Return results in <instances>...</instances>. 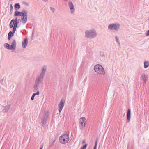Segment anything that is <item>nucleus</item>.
I'll use <instances>...</instances> for the list:
<instances>
[{"label": "nucleus", "instance_id": "7ed1b4c3", "mask_svg": "<svg viewBox=\"0 0 149 149\" xmlns=\"http://www.w3.org/2000/svg\"><path fill=\"white\" fill-rule=\"evenodd\" d=\"M120 26V24H119L113 23L109 25L108 29L109 30H114L117 31L119 29Z\"/></svg>", "mask_w": 149, "mask_h": 149}, {"label": "nucleus", "instance_id": "9d476101", "mask_svg": "<svg viewBox=\"0 0 149 149\" xmlns=\"http://www.w3.org/2000/svg\"><path fill=\"white\" fill-rule=\"evenodd\" d=\"M131 110L130 109H127V122L129 123L130 121L131 118Z\"/></svg>", "mask_w": 149, "mask_h": 149}, {"label": "nucleus", "instance_id": "4468645a", "mask_svg": "<svg viewBox=\"0 0 149 149\" xmlns=\"http://www.w3.org/2000/svg\"><path fill=\"white\" fill-rule=\"evenodd\" d=\"M18 24V23L10 22L9 24L10 27L12 28L13 27H14L17 28Z\"/></svg>", "mask_w": 149, "mask_h": 149}, {"label": "nucleus", "instance_id": "aec40b11", "mask_svg": "<svg viewBox=\"0 0 149 149\" xmlns=\"http://www.w3.org/2000/svg\"><path fill=\"white\" fill-rule=\"evenodd\" d=\"M22 13L21 12H20L19 11H16L15 13L14 14V16L15 17L17 16H21V14Z\"/></svg>", "mask_w": 149, "mask_h": 149}, {"label": "nucleus", "instance_id": "39448f33", "mask_svg": "<svg viewBox=\"0 0 149 149\" xmlns=\"http://www.w3.org/2000/svg\"><path fill=\"white\" fill-rule=\"evenodd\" d=\"M42 80L38 78H37L35 81V84L33 86V91L34 92H36L38 89V86L39 85V83H41Z\"/></svg>", "mask_w": 149, "mask_h": 149}, {"label": "nucleus", "instance_id": "0eeeda50", "mask_svg": "<svg viewBox=\"0 0 149 149\" xmlns=\"http://www.w3.org/2000/svg\"><path fill=\"white\" fill-rule=\"evenodd\" d=\"M46 70V67L45 66L43 67L42 70L41 72V73L40 74L38 78L43 80L45 74V72Z\"/></svg>", "mask_w": 149, "mask_h": 149}, {"label": "nucleus", "instance_id": "4be33fe9", "mask_svg": "<svg viewBox=\"0 0 149 149\" xmlns=\"http://www.w3.org/2000/svg\"><path fill=\"white\" fill-rule=\"evenodd\" d=\"M144 67L145 68H147L149 66V63L148 61H145L144 62Z\"/></svg>", "mask_w": 149, "mask_h": 149}, {"label": "nucleus", "instance_id": "f8f14e48", "mask_svg": "<svg viewBox=\"0 0 149 149\" xmlns=\"http://www.w3.org/2000/svg\"><path fill=\"white\" fill-rule=\"evenodd\" d=\"M59 141L60 143L63 144H65L68 142L69 140H66L65 139L62 138L60 137L59 139Z\"/></svg>", "mask_w": 149, "mask_h": 149}, {"label": "nucleus", "instance_id": "7c9ffc66", "mask_svg": "<svg viewBox=\"0 0 149 149\" xmlns=\"http://www.w3.org/2000/svg\"><path fill=\"white\" fill-rule=\"evenodd\" d=\"M13 31L12 32H13V33H15V32L16 31V28H15V27H13Z\"/></svg>", "mask_w": 149, "mask_h": 149}, {"label": "nucleus", "instance_id": "79ce46f5", "mask_svg": "<svg viewBox=\"0 0 149 149\" xmlns=\"http://www.w3.org/2000/svg\"><path fill=\"white\" fill-rule=\"evenodd\" d=\"M10 1H12L13 0H9Z\"/></svg>", "mask_w": 149, "mask_h": 149}, {"label": "nucleus", "instance_id": "423d86ee", "mask_svg": "<svg viewBox=\"0 0 149 149\" xmlns=\"http://www.w3.org/2000/svg\"><path fill=\"white\" fill-rule=\"evenodd\" d=\"M48 117V113H46L43 115L41 119V123L42 126H44L46 124Z\"/></svg>", "mask_w": 149, "mask_h": 149}, {"label": "nucleus", "instance_id": "f257e3e1", "mask_svg": "<svg viewBox=\"0 0 149 149\" xmlns=\"http://www.w3.org/2000/svg\"><path fill=\"white\" fill-rule=\"evenodd\" d=\"M85 35L86 37L89 38H94L97 36L96 31L94 29L86 31Z\"/></svg>", "mask_w": 149, "mask_h": 149}, {"label": "nucleus", "instance_id": "a878e982", "mask_svg": "<svg viewBox=\"0 0 149 149\" xmlns=\"http://www.w3.org/2000/svg\"><path fill=\"white\" fill-rule=\"evenodd\" d=\"M87 144H85L84 145L82 146L80 148L81 149H86L87 146Z\"/></svg>", "mask_w": 149, "mask_h": 149}, {"label": "nucleus", "instance_id": "1a4fd4ad", "mask_svg": "<svg viewBox=\"0 0 149 149\" xmlns=\"http://www.w3.org/2000/svg\"><path fill=\"white\" fill-rule=\"evenodd\" d=\"M68 6L70 8V10L71 11V13L74 12L75 8L72 2L70 1L68 3Z\"/></svg>", "mask_w": 149, "mask_h": 149}, {"label": "nucleus", "instance_id": "4c0bfd02", "mask_svg": "<svg viewBox=\"0 0 149 149\" xmlns=\"http://www.w3.org/2000/svg\"><path fill=\"white\" fill-rule=\"evenodd\" d=\"M43 147V145H41V146L40 147V149H42Z\"/></svg>", "mask_w": 149, "mask_h": 149}, {"label": "nucleus", "instance_id": "6ab92c4d", "mask_svg": "<svg viewBox=\"0 0 149 149\" xmlns=\"http://www.w3.org/2000/svg\"><path fill=\"white\" fill-rule=\"evenodd\" d=\"M40 93L39 91H37L36 93H34L33 94L31 97V99L32 100H33L34 99V98L36 95H38Z\"/></svg>", "mask_w": 149, "mask_h": 149}, {"label": "nucleus", "instance_id": "412c9836", "mask_svg": "<svg viewBox=\"0 0 149 149\" xmlns=\"http://www.w3.org/2000/svg\"><path fill=\"white\" fill-rule=\"evenodd\" d=\"M15 9V10H18L20 8V6L19 3H16L15 4L14 6Z\"/></svg>", "mask_w": 149, "mask_h": 149}, {"label": "nucleus", "instance_id": "e433bc0d", "mask_svg": "<svg viewBox=\"0 0 149 149\" xmlns=\"http://www.w3.org/2000/svg\"><path fill=\"white\" fill-rule=\"evenodd\" d=\"M102 53L101 52H100V55H101L102 56H104V55L103 54H101Z\"/></svg>", "mask_w": 149, "mask_h": 149}, {"label": "nucleus", "instance_id": "b1692460", "mask_svg": "<svg viewBox=\"0 0 149 149\" xmlns=\"http://www.w3.org/2000/svg\"><path fill=\"white\" fill-rule=\"evenodd\" d=\"M18 19L16 17L15 19H12L10 22H13V23H19V22H17Z\"/></svg>", "mask_w": 149, "mask_h": 149}, {"label": "nucleus", "instance_id": "c9c22d12", "mask_svg": "<svg viewBox=\"0 0 149 149\" xmlns=\"http://www.w3.org/2000/svg\"><path fill=\"white\" fill-rule=\"evenodd\" d=\"M11 38V37H10L8 36V39L9 40H10V38Z\"/></svg>", "mask_w": 149, "mask_h": 149}, {"label": "nucleus", "instance_id": "72a5a7b5", "mask_svg": "<svg viewBox=\"0 0 149 149\" xmlns=\"http://www.w3.org/2000/svg\"><path fill=\"white\" fill-rule=\"evenodd\" d=\"M54 141H53L52 143H51L50 144V146H53L54 144Z\"/></svg>", "mask_w": 149, "mask_h": 149}, {"label": "nucleus", "instance_id": "a211bd4d", "mask_svg": "<svg viewBox=\"0 0 149 149\" xmlns=\"http://www.w3.org/2000/svg\"><path fill=\"white\" fill-rule=\"evenodd\" d=\"M12 47L13 48V50H15L16 49V41L15 39H14L11 44Z\"/></svg>", "mask_w": 149, "mask_h": 149}, {"label": "nucleus", "instance_id": "c85d7f7f", "mask_svg": "<svg viewBox=\"0 0 149 149\" xmlns=\"http://www.w3.org/2000/svg\"><path fill=\"white\" fill-rule=\"evenodd\" d=\"M115 38L116 39V41L117 42L118 45H120V43L119 41V39L118 38V37L117 36H116L115 37Z\"/></svg>", "mask_w": 149, "mask_h": 149}, {"label": "nucleus", "instance_id": "dca6fc26", "mask_svg": "<svg viewBox=\"0 0 149 149\" xmlns=\"http://www.w3.org/2000/svg\"><path fill=\"white\" fill-rule=\"evenodd\" d=\"M69 134H62L61 136L60 137H62V138H64L66 140H69Z\"/></svg>", "mask_w": 149, "mask_h": 149}, {"label": "nucleus", "instance_id": "bb28decb", "mask_svg": "<svg viewBox=\"0 0 149 149\" xmlns=\"http://www.w3.org/2000/svg\"><path fill=\"white\" fill-rule=\"evenodd\" d=\"M10 108V105L6 106L5 107V110H6V112H7L8 111V110Z\"/></svg>", "mask_w": 149, "mask_h": 149}, {"label": "nucleus", "instance_id": "2f4dec72", "mask_svg": "<svg viewBox=\"0 0 149 149\" xmlns=\"http://www.w3.org/2000/svg\"><path fill=\"white\" fill-rule=\"evenodd\" d=\"M50 8L51 10L52 11V12H54L55 10V9L54 8H52L51 7H50Z\"/></svg>", "mask_w": 149, "mask_h": 149}, {"label": "nucleus", "instance_id": "2eb2a0df", "mask_svg": "<svg viewBox=\"0 0 149 149\" xmlns=\"http://www.w3.org/2000/svg\"><path fill=\"white\" fill-rule=\"evenodd\" d=\"M4 46L8 50H13L11 46L8 43L5 44H4Z\"/></svg>", "mask_w": 149, "mask_h": 149}, {"label": "nucleus", "instance_id": "f704fd0d", "mask_svg": "<svg viewBox=\"0 0 149 149\" xmlns=\"http://www.w3.org/2000/svg\"><path fill=\"white\" fill-rule=\"evenodd\" d=\"M85 143V140H83L82 142V143L83 144H84Z\"/></svg>", "mask_w": 149, "mask_h": 149}, {"label": "nucleus", "instance_id": "c756f323", "mask_svg": "<svg viewBox=\"0 0 149 149\" xmlns=\"http://www.w3.org/2000/svg\"><path fill=\"white\" fill-rule=\"evenodd\" d=\"M10 11L11 12H12L13 11V6L12 5V4H10Z\"/></svg>", "mask_w": 149, "mask_h": 149}, {"label": "nucleus", "instance_id": "393cba45", "mask_svg": "<svg viewBox=\"0 0 149 149\" xmlns=\"http://www.w3.org/2000/svg\"><path fill=\"white\" fill-rule=\"evenodd\" d=\"M14 33L12 31H10L8 34V36L12 37L14 35Z\"/></svg>", "mask_w": 149, "mask_h": 149}, {"label": "nucleus", "instance_id": "20e7f679", "mask_svg": "<svg viewBox=\"0 0 149 149\" xmlns=\"http://www.w3.org/2000/svg\"><path fill=\"white\" fill-rule=\"evenodd\" d=\"M79 122V127L81 130H83L84 127L86 122V120L85 117H83L80 118Z\"/></svg>", "mask_w": 149, "mask_h": 149}, {"label": "nucleus", "instance_id": "f03ea898", "mask_svg": "<svg viewBox=\"0 0 149 149\" xmlns=\"http://www.w3.org/2000/svg\"><path fill=\"white\" fill-rule=\"evenodd\" d=\"M94 68L95 71L98 74L102 75L105 74L104 69L101 65L97 64L94 66Z\"/></svg>", "mask_w": 149, "mask_h": 149}, {"label": "nucleus", "instance_id": "cd10ccee", "mask_svg": "<svg viewBox=\"0 0 149 149\" xmlns=\"http://www.w3.org/2000/svg\"><path fill=\"white\" fill-rule=\"evenodd\" d=\"M97 140H96L95 143V145L93 149H97Z\"/></svg>", "mask_w": 149, "mask_h": 149}, {"label": "nucleus", "instance_id": "f3484780", "mask_svg": "<svg viewBox=\"0 0 149 149\" xmlns=\"http://www.w3.org/2000/svg\"><path fill=\"white\" fill-rule=\"evenodd\" d=\"M21 13H21V16H22V17H27V11H25V10H23L22 12H21Z\"/></svg>", "mask_w": 149, "mask_h": 149}, {"label": "nucleus", "instance_id": "6e6552de", "mask_svg": "<svg viewBox=\"0 0 149 149\" xmlns=\"http://www.w3.org/2000/svg\"><path fill=\"white\" fill-rule=\"evenodd\" d=\"M65 102V101L63 99H62L60 101L59 104V111L60 113L61 112L64 106Z\"/></svg>", "mask_w": 149, "mask_h": 149}, {"label": "nucleus", "instance_id": "ea45409f", "mask_svg": "<svg viewBox=\"0 0 149 149\" xmlns=\"http://www.w3.org/2000/svg\"><path fill=\"white\" fill-rule=\"evenodd\" d=\"M65 1H68V0H63Z\"/></svg>", "mask_w": 149, "mask_h": 149}, {"label": "nucleus", "instance_id": "5701e85b", "mask_svg": "<svg viewBox=\"0 0 149 149\" xmlns=\"http://www.w3.org/2000/svg\"><path fill=\"white\" fill-rule=\"evenodd\" d=\"M21 20L23 23H26L27 21V17H22Z\"/></svg>", "mask_w": 149, "mask_h": 149}, {"label": "nucleus", "instance_id": "58836bf2", "mask_svg": "<svg viewBox=\"0 0 149 149\" xmlns=\"http://www.w3.org/2000/svg\"><path fill=\"white\" fill-rule=\"evenodd\" d=\"M19 21H20V19H18L17 22H19Z\"/></svg>", "mask_w": 149, "mask_h": 149}, {"label": "nucleus", "instance_id": "9b49d317", "mask_svg": "<svg viewBox=\"0 0 149 149\" xmlns=\"http://www.w3.org/2000/svg\"><path fill=\"white\" fill-rule=\"evenodd\" d=\"M28 38H24L22 41V46L23 48H26L28 43Z\"/></svg>", "mask_w": 149, "mask_h": 149}, {"label": "nucleus", "instance_id": "473e14b6", "mask_svg": "<svg viewBox=\"0 0 149 149\" xmlns=\"http://www.w3.org/2000/svg\"><path fill=\"white\" fill-rule=\"evenodd\" d=\"M23 3L26 6H28L29 5V4L27 2H24Z\"/></svg>", "mask_w": 149, "mask_h": 149}, {"label": "nucleus", "instance_id": "a19ab883", "mask_svg": "<svg viewBox=\"0 0 149 149\" xmlns=\"http://www.w3.org/2000/svg\"><path fill=\"white\" fill-rule=\"evenodd\" d=\"M55 140L54 139V140H53V141H54V142H55Z\"/></svg>", "mask_w": 149, "mask_h": 149}, {"label": "nucleus", "instance_id": "ddd939ff", "mask_svg": "<svg viewBox=\"0 0 149 149\" xmlns=\"http://www.w3.org/2000/svg\"><path fill=\"white\" fill-rule=\"evenodd\" d=\"M148 75L147 74L143 73L142 74L141 79H142L145 82L148 79Z\"/></svg>", "mask_w": 149, "mask_h": 149}]
</instances>
